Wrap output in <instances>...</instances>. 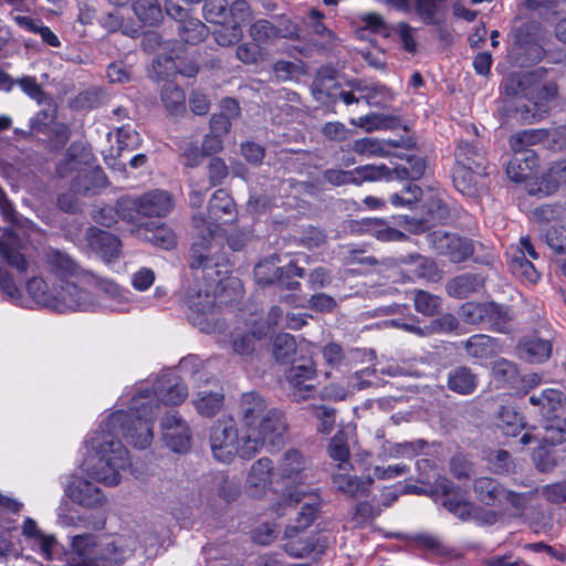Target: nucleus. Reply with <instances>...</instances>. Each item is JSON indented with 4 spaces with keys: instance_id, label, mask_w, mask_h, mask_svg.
Segmentation results:
<instances>
[{
    "instance_id": "45",
    "label": "nucleus",
    "mask_w": 566,
    "mask_h": 566,
    "mask_svg": "<svg viewBox=\"0 0 566 566\" xmlns=\"http://www.w3.org/2000/svg\"><path fill=\"white\" fill-rule=\"evenodd\" d=\"M161 102L170 115H180L186 111V95L184 91L174 83H167L161 88Z\"/></svg>"
},
{
    "instance_id": "42",
    "label": "nucleus",
    "mask_w": 566,
    "mask_h": 566,
    "mask_svg": "<svg viewBox=\"0 0 566 566\" xmlns=\"http://www.w3.org/2000/svg\"><path fill=\"white\" fill-rule=\"evenodd\" d=\"M548 140L547 129H524L510 137V147L514 153L530 151L527 147Z\"/></svg>"
},
{
    "instance_id": "3",
    "label": "nucleus",
    "mask_w": 566,
    "mask_h": 566,
    "mask_svg": "<svg viewBox=\"0 0 566 566\" xmlns=\"http://www.w3.org/2000/svg\"><path fill=\"white\" fill-rule=\"evenodd\" d=\"M0 212L3 220L14 227V230L0 228V258L18 271L23 272L28 266L23 251L32 239L41 234V229L15 211L1 188Z\"/></svg>"
},
{
    "instance_id": "38",
    "label": "nucleus",
    "mask_w": 566,
    "mask_h": 566,
    "mask_svg": "<svg viewBox=\"0 0 566 566\" xmlns=\"http://www.w3.org/2000/svg\"><path fill=\"white\" fill-rule=\"evenodd\" d=\"M105 186V176L102 169L91 166L85 172L76 175L72 181V190L87 195Z\"/></svg>"
},
{
    "instance_id": "54",
    "label": "nucleus",
    "mask_w": 566,
    "mask_h": 566,
    "mask_svg": "<svg viewBox=\"0 0 566 566\" xmlns=\"http://www.w3.org/2000/svg\"><path fill=\"white\" fill-rule=\"evenodd\" d=\"M72 548L77 555L92 560H96L95 555L99 554V543L93 534L73 536Z\"/></svg>"
},
{
    "instance_id": "34",
    "label": "nucleus",
    "mask_w": 566,
    "mask_h": 566,
    "mask_svg": "<svg viewBox=\"0 0 566 566\" xmlns=\"http://www.w3.org/2000/svg\"><path fill=\"white\" fill-rule=\"evenodd\" d=\"M373 482V476L358 478L344 473L333 476V484L338 491L355 497L366 496Z\"/></svg>"
},
{
    "instance_id": "4",
    "label": "nucleus",
    "mask_w": 566,
    "mask_h": 566,
    "mask_svg": "<svg viewBox=\"0 0 566 566\" xmlns=\"http://www.w3.org/2000/svg\"><path fill=\"white\" fill-rule=\"evenodd\" d=\"M254 427V433L245 431L242 433L243 457L251 458L259 452L265 444L279 447L283 443L284 434L287 431V422L284 413L272 408L261 416Z\"/></svg>"
},
{
    "instance_id": "39",
    "label": "nucleus",
    "mask_w": 566,
    "mask_h": 566,
    "mask_svg": "<svg viewBox=\"0 0 566 566\" xmlns=\"http://www.w3.org/2000/svg\"><path fill=\"white\" fill-rule=\"evenodd\" d=\"M403 159V164L395 165L392 174L395 179L399 180H418L426 171L427 164L422 157L407 155L406 157L398 156Z\"/></svg>"
},
{
    "instance_id": "33",
    "label": "nucleus",
    "mask_w": 566,
    "mask_h": 566,
    "mask_svg": "<svg viewBox=\"0 0 566 566\" xmlns=\"http://www.w3.org/2000/svg\"><path fill=\"white\" fill-rule=\"evenodd\" d=\"M312 91L315 98L322 102H324L325 97L332 101L338 98L346 105L359 102V98L356 97L353 92L339 90L332 77L327 80L315 78Z\"/></svg>"
},
{
    "instance_id": "12",
    "label": "nucleus",
    "mask_w": 566,
    "mask_h": 566,
    "mask_svg": "<svg viewBox=\"0 0 566 566\" xmlns=\"http://www.w3.org/2000/svg\"><path fill=\"white\" fill-rule=\"evenodd\" d=\"M45 266L53 276L54 284L69 280L84 281L86 275H90L70 254L57 249H49L45 252Z\"/></svg>"
},
{
    "instance_id": "28",
    "label": "nucleus",
    "mask_w": 566,
    "mask_h": 566,
    "mask_svg": "<svg viewBox=\"0 0 566 566\" xmlns=\"http://www.w3.org/2000/svg\"><path fill=\"white\" fill-rule=\"evenodd\" d=\"M457 165L454 168H467L478 174L485 171V156L475 145L460 142L454 153Z\"/></svg>"
},
{
    "instance_id": "22",
    "label": "nucleus",
    "mask_w": 566,
    "mask_h": 566,
    "mask_svg": "<svg viewBox=\"0 0 566 566\" xmlns=\"http://www.w3.org/2000/svg\"><path fill=\"white\" fill-rule=\"evenodd\" d=\"M88 247L106 262L117 259L120 254L119 239L104 230L91 227L85 232Z\"/></svg>"
},
{
    "instance_id": "35",
    "label": "nucleus",
    "mask_w": 566,
    "mask_h": 566,
    "mask_svg": "<svg viewBox=\"0 0 566 566\" xmlns=\"http://www.w3.org/2000/svg\"><path fill=\"white\" fill-rule=\"evenodd\" d=\"M520 356L531 363H543L552 354V345L548 340L538 337H527L520 344Z\"/></svg>"
},
{
    "instance_id": "59",
    "label": "nucleus",
    "mask_w": 566,
    "mask_h": 566,
    "mask_svg": "<svg viewBox=\"0 0 566 566\" xmlns=\"http://www.w3.org/2000/svg\"><path fill=\"white\" fill-rule=\"evenodd\" d=\"M328 454L333 460L339 462L340 469H345L349 464L350 452L344 432H338L331 439Z\"/></svg>"
},
{
    "instance_id": "53",
    "label": "nucleus",
    "mask_w": 566,
    "mask_h": 566,
    "mask_svg": "<svg viewBox=\"0 0 566 566\" xmlns=\"http://www.w3.org/2000/svg\"><path fill=\"white\" fill-rule=\"evenodd\" d=\"M250 36L258 44H269L277 40L276 25L268 20L255 21L249 30Z\"/></svg>"
},
{
    "instance_id": "43",
    "label": "nucleus",
    "mask_w": 566,
    "mask_h": 566,
    "mask_svg": "<svg viewBox=\"0 0 566 566\" xmlns=\"http://www.w3.org/2000/svg\"><path fill=\"white\" fill-rule=\"evenodd\" d=\"M463 344L467 354L472 358L488 359L495 353L494 339L484 334L473 335Z\"/></svg>"
},
{
    "instance_id": "62",
    "label": "nucleus",
    "mask_w": 566,
    "mask_h": 566,
    "mask_svg": "<svg viewBox=\"0 0 566 566\" xmlns=\"http://www.w3.org/2000/svg\"><path fill=\"white\" fill-rule=\"evenodd\" d=\"M475 175L476 171H471L467 168H454L453 170V184L454 187L461 193L465 196H473L476 191L475 188Z\"/></svg>"
},
{
    "instance_id": "5",
    "label": "nucleus",
    "mask_w": 566,
    "mask_h": 566,
    "mask_svg": "<svg viewBox=\"0 0 566 566\" xmlns=\"http://www.w3.org/2000/svg\"><path fill=\"white\" fill-rule=\"evenodd\" d=\"M97 283L93 275H86V280H69L54 284L52 310L56 312L92 311L96 306L94 295L85 285Z\"/></svg>"
},
{
    "instance_id": "41",
    "label": "nucleus",
    "mask_w": 566,
    "mask_h": 566,
    "mask_svg": "<svg viewBox=\"0 0 566 566\" xmlns=\"http://www.w3.org/2000/svg\"><path fill=\"white\" fill-rule=\"evenodd\" d=\"M423 446L424 442L422 440L413 442L406 441L401 443H391L390 441L385 440L381 444L378 458L380 460L412 458Z\"/></svg>"
},
{
    "instance_id": "55",
    "label": "nucleus",
    "mask_w": 566,
    "mask_h": 566,
    "mask_svg": "<svg viewBox=\"0 0 566 566\" xmlns=\"http://www.w3.org/2000/svg\"><path fill=\"white\" fill-rule=\"evenodd\" d=\"M532 80L533 74L531 73L523 75L516 73L509 74L502 83V90L507 96L522 95L525 97V93L528 90Z\"/></svg>"
},
{
    "instance_id": "6",
    "label": "nucleus",
    "mask_w": 566,
    "mask_h": 566,
    "mask_svg": "<svg viewBox=\"0 0 566 566\" xmlns=\"http://www.w3.org/2000/svg\"><path fill=\"white\" fill-rule=\"evenodd\" d=\"M219 289H211L205 285L202 289L199 284L189 287L186 302L189 308L188 318L205 333L216 332L219 326L216 315V298Z\"/></svg>"
},
{
    "instance_id": "40",
    "label": "nucleus",
    "mask_w": 566,
    "mask_h": 566,
    "mask_svg": "<svg viewBox=\"0 0 566 566\" xmlns=\"http://www.w3.org/2000/svg\"><path fill=\"white\" fill-rule=\"evenodd\" d=\"M483 284V279L479 275L464 273L452 279L447 284V292L450 296L464 298L476 292Z\"/></svg>"
},
{
    "instance_id": "20",
    "label": "nucleus",
    "mask_w": 566,
    "mask_h": 566,
    "mask_svg": "<svg viewBox=\"0 0 566 566\" xmlns=\"http://www.w3.org/2000/svg\"><path fill=\"white\" fill-rule=\"evenodd\" d=\"M163 438L175 452H184L190 446L189 427L176 412L167 413L161 419Z\"/></svg>"
},
{
    "instance_id": "30",
    "label": "nucleus",
    "mask_w": 566,
    "mask_h": 566,
    "mask_svg": "<svg viewBox=\"0 0 566 566\" xmlns=\"http://www.w3.org/2000/svg\"><path fill=\"white\" fill-rule=\"evenodd\" d=\"M473 490L476 499L490 506L502 504L506 494V489L503 485L488 476L476 479Z\"/></svg>"
},
{
    "instance_id": "7",
    "label": "nucleus",
    "mask_w": 566,
    "mask_h": 566,
    "mask_svg": "<svg viewBox=\"0 0 566 566\" xmlns=\"http://www.w3.org/2000/svg\"><path fill=\"white\" fill-rule=\"evenodd\" d=\"M210 447L213 457L220 462H230L235 454L243 457L241 428L232 417L219 419L211 428Z\"/></svg>"
},
{
    "instance_id": "1",
    "label": "nucleus",
    "mask_w": 566,
    "mask_h": 566,
    "mask_svg": "<svg viewBox=\"0 0 566 566\" xmlns=\"http://www.w3.org/2000/svg\"><path fill=\"white\" fill-rule=\"evenodd\" d=\"M187 396V386L171 373L161 375L153 390L140 389L132 398L127 411L113 412L105 427L86 440L90 453L83 461V471L105 485L118 484L120 471L130 463L128 450L119 437L136 448L146 449L153 440V422L159 411V401L176 406Z\"/></svg>"
},
{
    "instance_id": "51",
    "label": "nucleus",
    "mask_w": 566,
    "mask_h": 566,
    "mask_svg": "<svg viewBox=\"0 0 566 566\" xmlns=\"http://www.w3.org/2000/svg\"><path fill=\"white\" fill-rule=\"evenodd\" d=\"M354 175L357 179L356 184H360L363 181H378L381 179L392 180L394 174L392 168L387 167L386 165H366L357 167L354 170Z\"/></svg>"
},
{
    "instance_id": "64",
    "label": "nucleus",
    "mask_w": 566,
    "mask_h": 566,
    "mask_svg": "<svg viewBox=\"0 0 566 566\" xmlns=\"http://www.w3.org/2000/svg\"><path fill=\"white\" fill-rule=\"evenodd\" d=\"M510 266L515 275L525 279L530 283H536L539 280L536 268L523 254L514 255Z\"/></svg>"
},
{
    "instance_id": "63",
    "label": "nucleus",
    "mask_w": 566,
    "mask_h": 566,
    "mask_svg": "<svg viewBox=\"0 0 566 566\" xmlns=\"http://www.w3.org/2000/svg\"><path fill=\"white\" fill-rule=\"evenodd\" d=\"M541 237L555 253H566V226L551 227Z\"/></svg>"
},
{
    "instance_id": "26",
    "label": "nucleus",
    "mask_w": 566,
    "mask_h": 566,
    "mask_svg": "<svg viewBox=\"0 0 566 566\" xmlns=\"http://www.w3.org/2000/svg\"><path fill=\"white\" fill-rule=\"evenodd\" d=\"M255 277L259 283L273 284L277 283L282 289L294 291L298 290L301 283L296 280L286 279L283 280V271L276 266V259L271 258L260 262L254 270Z\"/></svg>"
},
{
    "instance_id": "21",
    "label": "nucleus",
    "mask_w": 566,
    "mask_h": 566,
    "mask_svg": "<svg viewBox=\"0 0 566 566\" xmlns=\"http://www.w3.org/2000/svg\"><path fill=\"white\" fill-rule=\"evenodd\" d=\"M65 493L73 502L88 509H98L106 503L103 491L83 478H74Z\"/></svg>"
},
{
    "instance_id": "29",
    "label": "nucleus",
    "mask_w": 566,
    "mask_h": 566,
    "mask_svg": "<svg viewBox=\"0 0 566 566\" xmlns=\"http://www.w3.org/2000/svg\"><path fill=\"white\" fill-rule=\"evenodd\" d=\"M163 50L165 54L159 55L153 63V70L158 80L167 78L178 74V60H180L181 45L175 42H166Z\"/></svg>"
},
{
    "instance_id": "48",
    "label": "nucleus",
    "mask_w": 566,
    "mask_h": 566,
    "mask_svg": "<svg viewBox=\"0 0 566 566\" xmlns=\"http://www.w3.org/2000/svg\"><path fill=\"white\" fill-rule=\"evenodd\" d=\"M499 428L506 436L515 437L525 427V421L513 407H502L499 412Z\"/></svg>"
},
{
    "instance_id": "56",
    "label": "nucleus",
    "mask_w": 566,
    "mask_h": 566,
    "mask_svg": "<svg viewBox=\"0 0 566 566\" xmlns=\"http://www.w3.org/2000/svg\"><path fill=\"white\" fill-rule=\"evenodd\" d=\"M307 409L319 422L317 431L324 434L331 433L335 426V409L325 405H310Z\"/></svg>"
},
{
    "instance_id": "2",
    "label": "nucleus",
    "mask_w": 566,
    "mask_h": 566,
    "mask_svg": "<svg viewBox=\"0 0 566 566\" xmlns=\"http://www.w3.org/2000/svg\"><path fill=\"white\" fill-rule=\"evenodd\" d=\"M192 220L198 238L191 247L190 269L197 281H205V285L211 289H222L230 270L228 261L219 253V244L216 242L219 227L199 216H193Z\"/></svg>"
},
{
    "instance_id": "44",
    "label": "nucleus",
    "mask_w": 566,
    "mask_h": 566,
    "mask_svg": "<svg viewBox=\"0 0 566 566\" xmlns=\"http://www.w3.org/2000/svg\"><path fill=\"white\" fill-rule=\"evenodd\" d=\"M265 334L262 329L248 333L235 332L231 336L232 350L240 356L249 357L255 352L256 343Z\"/></svg>"
},
{
    "instance_id": "49",
    "label": "nucleus",
    "mask_w": 566,
    "mask_h": 566,
    "mask_svg": "<svg viewBox=\"0 0 566 566\" xmlns=\"http://www.w3.org/2000/svg\"><path fill=\"white\" fill-rule=\"evenodd\" d=\"M296 349L295 338L291 334H279L273 340V356L281 364L291 361L296 354Z\"/></svg>"
},
{
    "instance_id": "57",
    "label": "nucleus",
    "mask_w": 566,
    "mask_h": 566,
    "mask_svg": "<svg viewBox=\"0 0 566 566\" xmlns=\"http://www.w3.org/2000/svg\"><path fill=\"white\" fill-rule=\"evenodd\" d=\"M286 543L284 544L285 552L294 557H305L315 549V542L308 536H285Z\"/></svg>"
},
{
    "instance_id": "18",
    "label": "nucleus",
    "mask_w": 566,
    "mask_h": 566,
    "mask_svg": "<svg viewBox=\"0 0 566 566\" xmlns=\"http://www.w3.org/2000/svg\"><path fill=\"white\" fill-rule=\"evenodd\" d=\"M436 490L444 495L442 505L450 513L462 521H468L473 516V503H471L467 496L452 484V482L444 478H440L436 481Z\"/></svg>"
},
{
    "instance_id": "15",
    "label": "nucleus",
    "mask_w": 566,
    "mask_h": 566,
    "mask_svg": "<svg viewBox=\"0 0 566 566\" xmlns=\"http://www.w3.org/2000/svg\"><path fill=\"white\" fill-rule=\"evenodd\" d=\"M136 546V539L130 536L106 538L99 542V554L95 555L96 560L105 566H120L134 554Z\"/></svg>"
},
{
    "instance_id": "9",
    "label": "nucleus",
    "mask_w": 566,
    "mask_h": 566,
    "mask_svg": "<svg viewBox=\"0 0 566 566\" xmlns=\"http://www.w3.org/2000/svg\"><path fill=\"white\" fill-rule=\"evenodd\" d=\"M195 380L197 390L192 403L196 410L203 417H213L223 406V389L214 378L207 377L205 371H197Z\"/></svg>"
},
{
    "instance_id": "47",
    "label": "nucleus",
    "mask_w": 566,
    "mask_h": 566,
    "mask_svg": "<svg viewBox=\"0 0 566 566\" xmlns=\"http://www.w3.org/2000/svg\"><path fill=\"white\" fill-rule=\"evenodd\" d=\"M27 292L36 304L52 310L54 283L49 287L42 277L34 276L27 282Z\"/></svg>"
},
{
    "instance_id": "52",
    "label": "nucleus",
    "mask_w": 566,
    "mask_h": 566,
    "mask_svg": "<svg viewBox=\"0 0 566 566\" xmlns=\"http://www.w3.org/2000/svg\"><path fill=\"white\" fill-rule=\"evenodd\" d=\"M510 321L511 315L506 307L495 303H489L488 315L484 323H488L493 331L499 333H507L510 331Z\"/></svg>"
},
{
    "instance_id": "14",
    "label": "nucleus",
    "mask_w": 566,
    "mask_h": 566,
    "mask_svg": "<svg viewBox=\"0 0 566 566\" xmlns=\"http://www.w3.org/2000/svg\"><path fill=\"white\" fill-rule=\"evenodd\" d=\"M316 367L312 360L293 365L289 369L286 379L294 401H304L314 395L316 388L312 381L316 378Z\"/></svg>"
},
{
    "instance_id": "58",
    "label": "nucleus",
    "mask_w": 566,
    "mask_h": 566,
    "mask_svg": "<svg viewBox=\"0 0 566 566\" xmlns=\"http://www.w3.org/2000/svg\"><path fill=\"white\" fill-rule=\"evenodd\" d=\"M142 144L139 134L130 126L123 125L117 128V156H122L124 150L132 151L137 149Z\"/></svg>"
},
{
    "instance_id": "27",
    "label": "nucleus",
    "mask_w": 566,
    "mask_h": 566,
    "mask_svg": "<svg viewBox=\"0 0 566 566\" xmlns=\"http://www.w3.org/2000/svg\"><path fill=\"white\" fill-rule=\"evenodd\" d=\"M135 233L139 239L164 249H171L176 243L174 231L164 223L140 224L136 228Z\"/></svg>"
},
{
    "instance_id": "37",
    "label": "nucleus",
    "mask_w": 566,
    "mask_h": 566,
    "mask_svg": "<svg viewBox=\"0 0 566 566\" xmlns=\"http://www.w3.org/2000/svg\"><path fill=\"white\" fill-rule=\"evenodd\" d=\"M476 385V375L468 367H457L449 373L448 388L457 394L470 395L475 390Z\"/></svg>"
},
{
    "instance_id": "32",
    "label": "nucleus",
    "mask_w": 566,
    "mask_h": 566,
    "mask_svg": "<svg viewBox=\"0 0 566 566\" xmlns=\"http://www.w3.org/2000/svg\"><path fill=\"white\" fill-rule=\"evenodd\" d=\"M564 395L555 388H547L530 396V402L538 408L542 417L551 419L563 407Z\"/></svg>"
},
{
    "instance_id": "25",
    "label": "nucleus",
    "mask_w": 566,
    "mask_h": 566,
    "mask_svg": "<svg viewBox=\"0 0 566 566\" xmlns=\"http://www.w3.org/2000/svg\"><path fill=\"white\" fill-rule=\"evenodd\" d=\"M209 220L203 216L207 222H211L220 227V223L232 222L237 218L235 205L229 193L223 189H218L212 195L208 206ZM201 217V214H198ZM221 228H219V231Z\"/></svg>"
},
{
    "instance_id": "31",
    "label": "nucleus",
    "mask_w": 566,
    "mask_h": 566,
    "mask_svg": "<svg viewBox=\"0 0 566 566\" xmlns=\"http://www.w3.org/2000/svg\"><path fill=\"white\" fill-rule=\"evenodd\" d=\"M538 166V157L533 151L515 153L509 161L506 174L513 181L520 182L530 178Z\"/></svg>"
},
{
    "instance_id": "10",
    "label": "nucleus",
    "mask_w": 566,
    "mask_h": 566,
    "mask_svg": "<svg viewBox=\"0 0 566 566\" xmlns=\"http://www.w3.org/2000/svg\"><path fill=\"white\" fill-rule=\"evenodd\" d=\"M279 476L296 486L312 485L315 481L314 469L310 461L297 450H287L277 467Z\"/></svg>"
},
{
    "instance_id": "11",
    "label": "nucleus",
    "mask_w": 566,
    "mask_h": 566,
    "mask_svg": "<svg viewBox=\"0 0 566 566\" xmlns=\"http://www.w3.org/2000/svg\"><path fill=\"white\" fill-rule=\"evenodd\" d=\"M292 501L302 503L301 510L294 521L285 528V536H294L303 533L312 525L321 509V496L316 490H297L290 494Z\"/></svg>"
},
{
    "instance_id": "50",
    "label": "nucleus",
    "mask_w": 566,
    "mask_h": 566,
    "mask_svg": "<svg viewBox=\"0 0 566 566\" xmlns=\"http://www.w3.org/2000/svg\"><path fill=\"white\" fill-rule=\"evenodd\" d=\"M178 32L184 43L197 44L208 35V28L199 20H188L178 23Z\"/></svg>"
},
{
    "instance_id": "23",
    "label": "nucleus",
    "mask_w": 566,
    "mask_h": 566,
    "mask_svg": "<svg viewBox=\"0 0 566 566\" xmlns=\"http://www.w3.org/2000/svg\"><path fill=\"white\" fill-rule=\"evenodd\" d=\"M546 420L543 433L527 431L521 437V443L527 446L533 442H543L556 446L566 441V418H559L556 415Z\"/></svg>"
},
{
    "instance_id": "19",
    "label": "nucleus",
    "mask_w": 566,
    "mask_h": 566,
    "mask_svg": "<svg viewBox=\"0 0 566 566\" xmlns=\"http://www.w3.org/2000/svg\"><path fill=\"white\" fill-rule=\"evenodd\" d=\"M94 156L91 149L83 144L73 143L67 148L64 158L56 166V174L61 178L71 177L73 174L81 175L93 166Z\"/></svg>"
},
{
    "instance_id": "36",
    "label": "nucleus",
    "mask_w": 566,
    "mask_h": 566,
    "mask_svg": "<svg viewBox=\"0 0 566 566\" xmlns=\"http://www.w3.org/2000/svg\"><path fill=\"white\" fill-rule=\"evenodd\" d=\"M409 259L410 261L407 263L409 268L405 270L409 281L416 279L439 280V271L432 260L419 254L411 255Z\"/></svg>"
},
{
    "instance_id": "61",
    "label": "nucleus",
    "mask_w": 566,
    "mask_h": 566,
    "mask_svg": "<svg viewBox=\"0 0 566 566\" xmlns=\"http://www.w3.org/2000/svg\"><path fill=\"white\" fill-rule=\"evenodd\" d=\"M537 493H539L547 503L562 505L566 503V480L547 483L537 489Z\"/></svg>"
},
{
    "instance_id": "46",
    "label": "nucleus",
    "mask_w": 566,
    "mask_h": 566,
    "mask_svg": "<svg viewBox=\"0 0 566 566\" xmlns=\"http://www.w3.org/2000/svg\"><path fill=\"white\" fill-rule=\"evenodd\" d=\"M133 10L140 22L156 25L163 19L161 7L157 0H135Z\"/></svg>"
},
{
    "instance_id": "16",
    "label": "nucleus",
    "mask_w": 566,
    "mask_h": 566,
    "mask_svg": "<svg viewBox=\"0 0 566 566\" xmlns=\"http://www.w3.org/2000/svg\"><path fill=\"white\" fill-rule=\"evenodd\" d=\"M266 400L258 392L250 391L242 394L238 405V419L242 433L250 431L255 434V421L271 410Z\"/></svg>"
},
{
    "instance_id": "60",
    "label": "nucleus",
    "mask_w": 566,
    "mask_h": 566,
    "mask_svg": "<svg viewBox=\"0 0 566 566\" xmlns=\"http://www.w3.org/2000/svg\"><path fill=\"white\" fill-rule=\"evenodd\" d=\"M489 303H464L459 310L460 318L467 324H481L485 322Z\"/></svg>"
},
{
    "instance_id": "8",
    "label": "nucleus",
    "mask_w": 566,
    "mask_h": 566,
    "mask_svg": "<svg viewBox=\"0 0 566 566\" xmlns=\"http://www.w3.org/2000/svg\"><path fill=\"white\" fill-rule=\"evenodd\" d=\"M558 88L554 82H539L532 80L525 98L532 106L523 105L517 108L524 122L533 123L544 118L551 108V103L557 97Z\"/></svg>"
},
{
    "instance_id": "24",
    "label": "nucleus",
    "mask_w": 566,
    "mask_h": 566,
    "mask_svg": "<svg viewBox=\"0 0 566 566\" xmlns=\"http://www.w3.org/2000/svg\"><path fill=\"white\" fill-rule=\"evenodd\" d=\"M274 464L269 458L256 460L250 468L245 488L253 496H260L272 483Z\"/></svg>"
},
{
    "instance_id": "13",
    "label": "nucleus",
    "mask_w": 566,
    "mask_h": 566,
    "mask_svg": "<svg viewBox=\"0 0 566 566\" xmlns=\"http://www.w3.org/2000/svg\"><path fill=\"white\" fill-rule=\"evenodd\" d=\"M429 243L439 254L448 256L452 262L459 263L473 253L472 242L441 230L429 234Z\"/></svg>"
},
{
    "instance_id": "17",
    "label": "nucleus",
    "mask_w": 566,
    "mask_h": 566,
    "mask_svg": "<svg viewBox=\"0 0 566 566\" xmlns=\"http://www.w3.org/2000/svg\"><path fill=\"white\" fill-rule=\"evenodd\" d=\"M132 207L142 217L163 218L171 211L172 199L167 191L154 190L136 198Z\"/></svg>"
}]
</instances>
